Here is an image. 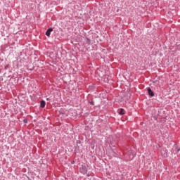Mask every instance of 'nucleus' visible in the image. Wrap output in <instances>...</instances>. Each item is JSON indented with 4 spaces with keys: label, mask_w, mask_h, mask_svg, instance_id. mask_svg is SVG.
<instances>
[{
    "label": "nucleus",
    "mask_w": 180,
    "mask_h": 180,
    "mask_svg": "<svg viewBox=\"0 0 180 180\" xmlns=\"http://www.w3.org/2000/svg\"><path fill=\"white\" fill-rule=\"evenodd\" d=\"M51 32H53L52 28H49L46 32V34L48 36V37H50V34H51Z\"/></svg>",
    "instance_id": "obj_1"
},
{
    "label": "nucleus",
    "mask_w": 180,
    "mask_h": 180,
    "mask_svg": "<svg viewBox=\"0 0 180 180\" xmlns=\"http://www.w3.org/2000/svg\"><path fill=\"white\" fill-rule=\"evenodd\" d=\"M148 95H150V96H154V92L153 91V90H151L150 88L148 89Z\"/></svg>",
    "instance_id": "obj_2"
},
{
    "label": "nucleus",
    "mask_w": 180,
    "mask_h": 180,
    "mask_svg": "<svg viewBox=\"0 0 180 180\" xmlns=\"http://www.w3.org/2000/svg\"><path fill=\"white\" fill-rule=\"evenodd\" d=\"M45 106H46V101H41L40 107L44 108Z\"/></svg>",
    "instance_id": "obj_3"
},
{
    "label": "nucleus",
    "mask_w": 180,
    "mask_h": 180,
    "mask_svg": "<svg viewBox=\"0 0 180 180\" xmlns=\"http://www.w3.org/2000/svg\"><path fill=\"white\" fill-rule=\"evenodd\" d=\"M119 115H124V109L121 108L118 112Z\"/></svg>",
    "instance_id": "obj_4"
},
{
    "label": "nucleus",
    "mask_w": 180,
    "mask_h": 180,
    "mask_svg": "<svg viewBox=\"0 0 180 180\" xmlns=\"http://www.w3.org/2000/svg\"><path fill=\"white\" fill-rule=\"evenodd\" d=\"M82 172L83 174H85V173L86 172V167H83V168H82Z\"/></svg>",
    "instance_id": "obj_5"
},
{
    "label": "nucleus",
    "mask_w": 180,
    "mask_h": 180,
    "mask_svg": "<svg viewBox=\"0 0 180 180\" xmlns=\"http://www.w3.org/2000/svg\"><path fill=\"white\" fill-rule=\"evenodd\" d=\"M46 101H49V98H46Z\"/></svg>",
    "instance_id": "obj_6"
}]
</instances>
